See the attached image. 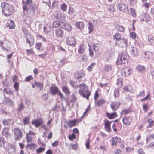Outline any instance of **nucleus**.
I'll use <instances>...</instances> for the list:
<instances>
[{
  "label": "nucleus",
  "mask_w": 154,
  "mask_h": 154,
  "mask_svg": "<svg viewBox=\"0 0 154 154\" xmlns=\"http://www.w3.org/2000/svg\"><path fill=\"white\" fill-rule=\"evenodd\" d=\"M2 12L3 14L5 16L12 15L13 12V7L11 5L8 3L2 2L1 4Z\"/></svg>",
  "instance_id": "obj_1"
},
{
  "label": "nucleus",
  "mask_w": 154,
  "mask_h": 154,
  "mask_svg": "<svg viewBox=\"0 0 154 154\" xmlns=\"http://www.w3.org/2000/svg\"><path fill=\"white\" fill-rule=\"evenodd\" d=\"M79 86L80 88L79 90V94L83 97H85L88 100L90 93L88 90L87 86L84 84L82 83L79 84Z\"/></svg>",
  "instance_id": "obj_2"
},
{
  "label": "nucleus",
  "mask_w": 154,
  "mask_h": 154,
  "mask_svg": "<svg viewBox=\"0 0 154 154\" xmlns=\"http://www.w3.org/2000/svg\"><path fill=\"white\" fill-rule=\"evenodd\" d=\"M129 56L125 52H123L119 54L116 63L117 65H120L125 63L127 62Z\"/></svg>",
  "instance_id": "obj_3"
},
{
  "label": "nucleus",
  "mask_w": 154,
  "mask_h": 154,
  "mask_svg": "<svg viewBox=\"0 0 154 154\" xmlns=\"http://www.w3.org/2000/svg\"><path fill=\"white\" fill-rule=\"evenodd\" d=\"M50 91L52 95H54L57 94H58L61 100H63L64 99L63 95L61 92L59 90L58 88L54 85H52L50 88Z\"/></svg>",
  "instance_id": "obj_4"
},
{
  "label": "nucleus",
  "mask_w": 154,
  "mask_h": 154,
  "mask_svg": "<svg viewBox=\"0 0 154 154\" xmlns=\"http://www.w3.org/2000/svg\"><path fill=\"white\" fill-rule=\"evenodd\" d=\"M14 131L15 140L18 141L20 140L23 136L22 130L18 128H14Z\"/></svg>",
  "instance_id": "obj_5"
},
{
  "label": "nucleus",
  "mask_w": 154,
  "mask_h": 154,
  "mask_svg": "<svg viewBox=\"0 0 154 154\" xmlns=\"http://www.w3.org/2000/svg\"><path fill=\"white\" fill-rule=\"evenodd\" d=\"M120 42L119 43L118 42H116V45H118L119 47L121 48L126 47L129 44L128 40L125 38H122Z\"/></svg>",
  "instance_id": "obj_6"
},
{
  "label": "nucleus",
  "mask_w": 154,
  "mask_h": 154,
  "mask_svg": "<svg viewBox=\"0 0 154 154\" xmlns=\"http://www.w3.org/2000/svg\"><path fill=\"white\" fill-rule=\"evenodd\" d=\"M65 18L64 14L61 13L57 12L54 14V20L62 23L64 21Z\"/></svg>",
  "instance_id": "obj_7"
},
{
  "label": "nucleus",
  "mask_w": 154,
  "mask_h": 154,
  "mask_svg": "<svg viewBox=\"0 0 154 154\" xmlns=\"http://www.w3.org/2000/svg\"><path fill=\"white\" fill-rule=\"evenodd\" d=\"M147 143L150 142L148 147H152L154 146V134H151L147 136L146 138Z\"/></svg>",
  "instance_id": "obj_8"
},
{
  "label": "nucleus",
  "mask_w": 154,
  "mask_h": 154,
  "mask_svg": "<svg viewBox=\"0 0 154 154\" xmlns=\"http://www.w3.org/2000/svg\"><path fill=\"white\" fill-rule=\"evenodd\" d=\"M26 42L29 43L30 46H31L34 43V40L33 37L29 33L26 35Z\"/></svg>",
  "instance_id": "obj_9"
},
{
  "label": "nucleus",
  "mask_w": 154,
  "mask_h": 154,
  "mask_svg": "<svg viewBox=\"0 0 154 154\" xmlns=\"http://www.w3.org/2000/svg\"><path fill=\"white\" fill-rule=\"evenodd\" d=\"M139 18L142 21H145L147 23L150 20L149 15L146 13H143L141 14L139 16Z\"/></svg>",
  "instance_id": "obj_10"
},
{
  "label": "nucleus",
  "mask_w": 154,
  "mask_h": 154,
  "mask_svg": "<svg viewBox=\"0 0 154 154\" xmlns=\"http://www.w3.org/2000/svg\"><path fill=\"white\" fill-rule=\"evenodd\" d=\"M130 52L132 56L135 57L138 55L139 50L137 47L131 46L130 48Z\"/></svg>",
  "instance_id": "obj_11"
},
{
  "label": "nucleus",
  "mask_w": 154,
  "mask_h": 154,
  "mask_svg": "<svg viewBox=\"0 0 154 154\" xmlns=\"http://www.w3.org/2000/svg\"><path fill=\"white\" fill-rule=\"evenodd\" d=\"M66 43L68 45L72 46H74L76 44L75 39L71 37H68L67 38Z\"/></svg>",
  "instance_id": "obj_12"
},
{
  "label": "nucleus",
  "mask_w": 154,
  "mask_h": 154,
  "mask_svg": "<svg viewBox=\"0 0 154 154\" xmlns=\"http://www.w3.org/2000/svg\"><path fill=\"white\" fill-rule=\"evenodd\" d=\"M132 73V69L129 67H125L122 70V75L125 76H128Z\"/></svg>",
  "instance_id": "obj_13"
},
{
  "label": "nucleus",
  "mask_w": 154,
  "mask_h": 154,
  "mask_svg": "<svg viewBox=\"0 0 154 154\" xmlns=\"http://www.w3.org/2000/svg\"><path fill=\"white\" fill-rule=\"evenodd\" d=\"M118 9L120 11L125 12L128 10V7L125 4L120 3L118 5Z\"/></svg>",
  "instance_id": "obj_14"
},
{
  "label": "nucleus",
  "mask_w": 154,
  "mask_h": 154,
  "mask_svg": "<svg viewBox=\"0 0 154 154\" xmlns=\"http://www.w3.org/2000/svg\"><path fill=\"white\" fill-rule=\"evenodd\" d=\"M123 124L125 125H130L132 122V118L129 116H125L122 119Z\"/></svg>",
  "instance_id": "obj_15"
},
{
  "label": "nucleus",
  "mask_w": 154,
  "mask_h": 154,
  "mask_svg": "<svg viewBox=\"0 0 154 154\" xmlns=\"http://www.w3.org/2000/svg\"><path fill=\"white\" fill-rule=\"evenodd\" d=\"M32 86L34 88L35 87L38 88L41 90L43 88V85L42 83L36 81L34 83L32 84Z\"/></svg>",
  "instance_id": "obj_16"
},
{
  "label": "nucleus",
  "mask_w": 154,
  "mask_h": 154,
  "mask_svg": "<svg viewBox=\"0 0 154 154\" xmlns=\"http://www.w3.org/2000/svg\"><path fill=\"white\" fill-rule=\"evenodd\" d=\"M104 123L106 131L107 132H109L111 130L110 128L111 122H109L107 119H105L104 121Z\"/></svg>",
  "instance_id": "obj_17"
},
{
  "label": "nucleus",
  "mask_w": 154,
  "mask_h": 154,
  "mask_svg": "<svg viewBox=\"0 0 154 154\" xmlns=\"http://www.w3.org/2000/svg\"><path fill=\"white\" fill-rule=\"evenodd\" d=\"M56 36L57 37H62L63 35L64 32L61 29H56L55 31Z\"/></svg>",
  "instance_id": "obj_18"
},
{
  "label": "nucleus",
  "mask_w": 154,
  "mask_h": 154,
  "mask_svg": "<svg viewBox=\"0 0 154 154\" xmlns=\"http://www.w3.org/2000/svg\"><path fill=\"white\" fill-rule=\"evenodd\" d=\"M121 141V139L120 138L115 137H113L112 139V143L113 146H116L117 144L119 143Z\"/></svg>",
  "instance_id": "obj_19"
},
{
  "label": "nucleus",
  "mask_w": 154,
  "mask_h": 154,
  "mask_svg": "<svg viewBox=\"0 0 154 154\" xmlns=\"http://www.w3.org/2000/svg\"><path fill=\"white\" fill-rule=\"evenodd\" d=\"M136 70L141 73H143L146 70V68L143 66L140 65H137L136 67Z\"/></svg>",
  "instance_id": "obj_20"
},
{
  "label": "nucleus",
  "mask_w": 154,
  "mask_h": 154,
  "mask_svg": "<svg viewBox=\"0 0 154 154\" xmlns=\"http://www.w3.org/2000/svg\"><path fill=\"white\" fill-rule=\"evenodd\" d=\"M120 103L118 102H113L111 105V107L112 109L114 110H116L119 107Z\"/></svg>",
  "instance_id": "obj_21"
},
{
  "label": "nucleus",
  "mask_w": 154,
  "mask_h": 154,
  "mask_svg": "<svg viewBox=\"0 0 154 154\" xmlns=\"http://www.w3.org/2000/svg\"><path fill=\"white\" fill-rule=\"evenodd\" d=\"M35 10V8L34 7L31 6L30 8V11H27L28 16L30 17H33L34 15V12Z\"/></svg>",
  "instance_id": "obj_22"
},
{
  "label": "nucleus",
  "mask_w": 154,
  "mask_h": 154,
  "mask_svg": "<svg viewBox=\"0 0 154 154\" xmlns=\"http://www.w3.org/2000/svg\"><path fill=\"white\" fill-rule=\"evenodd\" d=\"M77 122V121L76 120H70L68 121H66V123L67 124L68 126L69 127H71L75 126Z\"/></svg>",
  "instance_id": "obj_23"
},
{
  "label": "nucleus",
  "mask_w": 154,
  "mask_h": 154,
  "mask_svg": "<svg viewBox=\"0 0 154 154\" xmlns=\"http://www.w3.org/2000/svg\"><path fill=\"white\" fill-rule=\"evenodd\" d=\"M9 128H8L5 127L2 130V135L5 136H7L9 134Z\"/></svg>",
  "instance_id": "obj_24"
},
{
  "label": "nucleus",
  "mask_w": 154,
  "mask_h": 154,
  "mask_svg": "<svg viewBox=\"0 0 154 154\" xmlns=\"http://www.w3.org/2000/svg\"><path fill=\"white\" fill-rule=\"evenodd\" d=\"M6 26L7 27H8L10 29H13L15 26L14 21L11 20H9L7 22Z\"/></svg>",
  "instance_id": "obj_25"
},
{
  "label": "nucleus",
  "mask_w": 154,
  "mask_h": 154,
  "mask_svg": "<svg viewBox=\"0 0 154 154\" xmlns=\"http://www.w3.org/2000/svg\"><path fill=\"white\" fill-rule=\"evenodd\" d=\"M32 124L35 125V127H38L41 125L42 123V121L40 120H35L32 121Z\"/></svg>",
  "instance_id": "obj_26"
},
{
  "label": "nucleus",
  "mask_w": 154,
  "mask_h": 154,
  "mask_svg": "<svg viewBox=\"0 0 154 154\" xmlns=\"http://www.w3.org/2000/svg\"><path fill=\"white\" fill-rule=\"evenodd\" d=\"M1 46L2 48L4 50H7V48L8 46V44L9 43L6 40H4L2 42H0Z\"/></svg>",
  "instance_id": "obj_27"
},
{
  "label": "nucleus",
  "mask_w": 154,
  "mask_h": 154,
  "mask_svg": "<svg viewBox=\"0 0 154 154\" xmlns=\"http://www.w3.org/2000/svg\"><path fill=\"white\" fill-rule=\"evenodd\" d=\"M2 123L5 125H8L10 124L13 125L14 124V122H12L10 119H5L3 120Z\"/></svg>",
  "instance_id": "obj_28"
},
{
  "label": "nucleus",
  "mask_w": 154,
  "mask_h": 154,
  "mask_svg": "<svg viewBox=\"0 0 154 154\" xmlns=\"http://www.w3.org/2000/svg\"><path fill=\"white\" fill-rule=\"evenodd\" d=\"M6 149L9 154L14 153L15 151L14 148L12 145L8 146V147L6 148Z\"/></svg>",
  "instance_id": "obj_29"
},
{
  "label": "nucleus",
  "mask_w": 154,
  "mask_h": 154,
  "mask_svg": "<svg viewBox=\"0 0 154 154\" xmlns=\"http://www.w3.org/2000/svg\"><path fill=\"white\" fill-rule=\"evenodd\" d=\"M113 39L117 41H119L121 39V35L119 33H116L113 36Z\"/></svg>",
  "instance_id": "obj_30"
},
{
  "label": "nucleus",
  "mask_w": 154,
  "mask_h": 154,
  "mask_svg": "<svg viewBox=\"0 0 154 154\" xmlns=\"http://www.w3.org/2000/svg\"><path fill=\"white\" fill-rule=\"evenodd\" d=\"M85 75L84 72L81 71L78 72L76 75V78L78 79H80L83 77Z\"/></svg>",
  "instance_id": "obj_31"
},
{
  "label": "nucleus",
  "mask_w": 154,
  "mask_h": 154,
  "mask_svg": "<svg viewBox=\"0 0 154 154\" xmlns=\"http://www.w3.org/2000/svg\"><path fill=\"white\" fill-rule=\"evenodd\" d=\"M106 115L110 119H112L115 118V116H117V114L116 112L112 113L107 112L106 114Z\"/></svg>",
  "instance_id": "obj_32"
},
{
  "label": "nucleus",
  "mask_w": 154,
  "mask_h": 154,
  "mask_svg": "<svg viewBox=\"0 0 154 154\" xmlns=\"http://www.w3.org/2000/svg\"><path fill=\"white\" fill-rule=\"evenodd\" d=\"M85 50V47L83 44H81L78 49V53L79 54H82L84 53Z\"/></svg>",
  "instance_id": "obj_33"
},
{
  "label": "nucleus",
  "mask_w": 154,
  "mask_h": 154,
  "mask_svg": "<svg viewBox=\"0 0 154 154\" xmlns=\"http://www.w3.org/2000/svg\"><path fill=\"white\" fill-rule=\"evenodd\" d=\"M75 26L78 29H81L84 28V25L82 22H79L75 23Z\"/></svg>",
  "instance_id": "obj_34"
},
{
  "label": "nucleus",
  "mask_w": 154,
  "mask_h": 154,
  "mask_svg": "<svg viewBox=\"0 0 154 154\" xmlns=\"http://www.w3.org/2000/svg\"><path fill=\"white\" fill-rule=\"evenodd\" d=\"M148 41L151 45H154V37L152 35H149L148 37Z\"/></svg>",
  "instance_id": "obj_35"
},
{
  "label": "nucleus",
  "mask_w": 154,
  "mask_h": 154,
  "mask_svg": "<svg viewBox=\"0 0 154 154\" xmlns=\"http://www.w3.org/2000/svg\"><path fill=\"white\" fill-rule=\"evenodd\" d=\"M51 25L47 24L44 27V32H50L51 29Z\"/></svg>",
  "instance_id": "obj_36"
},
{
  "label": "nucleus",
  "mask_w": 154,
  "mask_h": 154,
  "mask_svg": "<svg viewBox=\"0 0 154 154\" xmlns=\"http://www.w3.org/2000/svg\"><path fill=\"white\" fill-rule=\"evenodd\" d=\"M107 10L110 13H113L115 10V8L114 7L111 5H107Z\"/></svg>",
  "instance_id": "obj_37"
},
{
  "label": "nucleus",
  "mask_w": 154,
  "mask_h": 154,
  "mask_svg": "<svg viewBox=\"0 0 154 154\" xmlns=\"http://www.w3.org/2000/svg\"><path fill=\"white\" fill-rule=\"evenodd\" d=\"M116 28L118 31L121 32H123L125 30V29L123 26L118 24L116 26Z\"/></svg>",
  "instance_id": "obj_38"
},
{
  "label": "nucleus",
  "mask_w": 154,
  "mask_h": 154,
  "mask_svg": "<svg viewBox=\"0 0 154 154\" xmlns=\"http://www.w3.org/2000/svg\"><path fill=\"white\" fill-rule=\"evenodd\" d=\"M93 49L95 51H97L99 48V45L98 44L94 43L93 44Z\"/></svg>",
  "instance_id": "obj_39"
},
{
  "label": "nucleus",
  "mask_w": 154,
  "mask_h": 154,
  "mask_svg": "<svg viewBox=\"0 0 154 154\" xmlns=\"http://www.w3.org/2000/svg\"><path fill=\"white\" fill-rule=\"evenodd\" d=\"M62 89L63 92H64L66 94L69 95L70 92L68 88L65 86H63L62 87Z\"/></svg>",
  "instance_id": "obj_40"
},
{
  "label": "nucleus",
  "mask_w": 154,
  "mask_h": 154,
  "mask_svg": "<svg viewBox=\"0 0 154 154\" xmlns=\"http://www.w3.org/2000/svg\"><path fill=\"white\" fill-rule=\"evenodd\" d=\"M63 28L68 31H70L72 29V26L69 24H66L64 25Z\"/></svg>",
  "instance_id": "obj_41"
},
{
  "label": "nucleus",
  "mask_w": 154,
  "mask_h": 154,
  "mask_svg": "<svg viewBox=\"0 0 154 154\" xmlns=\"http://www.w3.org/2000/svg\"><path fill=\"white\" fill-rule=\"evenodd\" d=\"M61 23L59 21L56 20V21L54 22L53 23V26L54 27H60Z\"/></svg>",
  "instance_id": "obj_42"
},
{
  "label": "nucleus",
  "mask_w": 154,
  "mask_h": 154,
  "mask_svg": "<svg viewBox=\"0 0 154 154\" xmlns=\"http://www.w3.org/2000/svg\"><path fill=\"white\" fill-rule=\"evenodd\" d=\"M4 91L6 94H12L13 93V91L9 88H4Z\"/></svg>",
  "instance_id": "obj_43"
},
{
  "label": "nucleus",
  "mask_w": 154,
  "mask_h": 154,
  "mask_svg": "<svg viewBox=\"0 0 154 154\" xmlns=\"http://www.w3.org/2000/svg\"><path fill=\"white\" fill-rule=\"evenodd\" d=\"M5 143L4 138L2 137H0V147H3Z\"/></svg>",
  "instance_id": "obj_44"
},
{
  "label": "nucleus",
  "mask_w": 154,
  "mask_h": 154,
  "mask_svg": "<svg viewBox=\"0 0 154 154\" xmlns=\"http://www.w3.org/2000/svg\"><path fill=\"white\" fill-rule=\"evenodd\" d=\"M45 148L42 147H40L37 149L36 150V152L37 154L40 153L42 152L45 150Z\"/></svg>",
  "instance_id": "obj_45"
},
{
  "label": "nucleus",
  "mask_w": 154,
  "mask_h": 154,
  "mask_svg": "<svg viewBox=\"0 0 154 154\" xmlns=\"http://www.w3.org/2000/svg\"><path fill=\"white\" fill-rule=\"evenodd\" d=\"M26 140L28 143L31 142L33 139L34 138L35 136H32L31 135H26Z\"/></svg>",
  "instance_id": "obj_46"
},
{
  "label": "nucleus",
  "mask_w": 154,
  "mask_h": 154,
  "mask_svg": "<svg viewBox=\"0 0 154 154\" xmlns=\"http://www.w3.org/2000/svg\"><path fill=\"white\" fill-rule=\"evenodd\" d=\"M131 111L129 109H125L122 110L121 112L122 115H126L128 114Z\"/></svg>",
  "instance_id": "obj_47"
},
{
  "label": "nucleus",
  "mask_w": 154,
  "mask_h": 154,
  "mask_svg": "<svg viewBox=\"0 0 154 154\" xmlns=\"http://www.w3.org/2000/svg\"><path fill=\"white\" fill-rule=\"evenodd\" d=\"M88 23V29L89 30V33H90L92 32L93 30V27L92 23L89 22Z\"/></svg>",
  "instance_id": "obj_48"
},
{
  "label": "nucleus",
  "mask_w": 154,
  "mask_h": 154,
  "mask_svg": "<svg viewBox=\"0 0 154 154\" xmlns=\"http://www.w3.org/2000/svg\"><path fill=\"white\" fill-rule=\"evenodd\" d=\"M76 101V97L74 95H72L71 96L70 101L72 103H74Z\"/></svg>",
  "instance_id": "obj_49"
},
{
  "label": "nucleus",
  "mask_w": 154,
  "mask_h": 154,
  "mask_svg": "<svg viewBox=\"0 0 154 154\" xmlns=\"http://www.w3.org/2000/svg\"><path fill=\"white\" fill-rule=\"evenodd\" d=\"M26 147L30 149H32L35 148V145L34 143L28 144L26 146Z\"/></svg>",
  "instance_id": "obj_50"
},
{
  "label": "nucleus",
  "mask_w": 154,
  "mask_h": 154,
  "mask_svg": "<svg viewBox=\"0 0 154 154\" xmlns=\"http://www.w3.org/2000/svg\"><path fill=\"white\" fill-rule=\"evenodd\" d=\"M6 102L9 105H12L14 104L13 101L9 98H7L5 99Z\"/></svg>",
  "instance_id": "obj_51"
},
{
  "label": "nucleus",
  "mask_w": 154,
  "mask_h": 154,
  "mask_svg": "<svg viewBox=\"0 0 154 154\" xmlns=\"http://www.w3.org/2000/svg\"><path fill=\"white\" fill-rule=\"evenodd\" d=\"M129 14L131 15L133 17H135L136 16V13H135L134 10L132 8H131L130 9V11L129 12Z\"/></svg>",
  "instance_id": "obj_52"
},
{
  "label": "nucleus",
  "mask_w": 154,
  "mask_h": 154,
  "mask_svg": "<svg viewBox=\"0 0 154 154\" xmlns=\"http://www.w3.org/2000/svg\"><path fill=\"white\" fill-rule=\"evenodd\" d=\"M116 84L119 86H122L123 85L122 79L121 78L118 79Z\"/></svg>",
  "instance_id": "obj_53"
},
{
  "label": "nucleus",
  "mask_w": 154,
  "mask_h": 154,
  "mask_svg": "<svg viewBox=\"0 0 154 154\" xmlns=\"http://www.w3.org/2000/svg\"><path fill=\"white\" fill-rule=\"evenodd\" d=\"M112 66L110 65H108L105 66V70L108 72L111 70L112 69Z\"/></svg>",
  "instance_id": "obj_54"
},
{
  "label": "nucleus",
  "mask_w": 154,
  "mask_h": 154,
  "mask_svg": "<svg viewBox=\"0 0 154 154\" xmlns=\"http://www.w3.org/2000/svg\"><path fill=\"white\" fill-rule=\"evenodd\" d=\"M105 102V101L103 99H101L99 100L97 102V105L98 106H102Z\"/></svg>",
  "instance_id": "obj_55"
},
{
  "label": "nucleus",
  "mask_w": 154,
  "mask_h": 154,
  "mask_svg": "<svg viewBox=\"0 0 154 154\" xmlns=\"http://www.w3.org/2000/svg\"><path fill=\"white\" fill-rule=\"evenodd\" d=\"M114 95L115 98L118 97L119 95V90L118 88L115 89Z\"/></svg>",
  "instance_id": "obj_56"
},
{
  "label": "nucleus",
  "mask_w": 154,
  "mask_h": 154,
  "mask_svg": "<svg viewBox=\"0 0 154 154\" xmlns=\"http://www.w3.org/2000/svg\"><path fill=\"white\" fill-rule=\"evenodd\" d=\"M95 63L94 62H93L87 68L88 70L89 71H92L93 69V67L95 66Z\"/></svg>",
  "instance_id": "obj_57"
},
{
  "label": "nucleus",
  "mask_w": 154,
  "mask_h": 154,
  "mask_svg": "<svg viewBox=\"0 0 154 154\" xmlns=\"http://www.w3.org/2000/svg\"><path fill=\"white\" fill-rule=\"evenodd\" d=\"M29 117H27L24 118L23 119V122L24 125L28 124L29 122Z\"/></svg>",
  "instance_id": "obj_58"
},
{
  "label": "nucleus",
  "mask_w": 154,
  "mask_h": 154,
  "mask_svg": "<svg viewBox=\"0 0 154 154\" xmlns=\"http://www.w3.org/2000/svg\"><path fill=\"white\" fill-rule=\"evenodd\" d=\"M81 58L82 61L84 62H87L88 60V57L86 54L83 55Z\"/></svg>",
  "instance_id": "obj_59"
},
{
  "label": "nucleus",
  "mask_w": 154,
  "mask_h": 154,
  "mask_svg": "<svg viewBox=\"0 0 154 154\" xmlns=\"http://www.w3.org/2000/svg\"><path fill=\"white\" fill-rule=\"evenodd\" d=\"M70 85L74 88H76L77 86L76 85V83L75 82L70 80L69 82Z\"/></svg>",
  "instance_id": "obj_60"
},
{
  "label": "nucleus",
  "mask_w": 154,
  "mask_h": 154,
  "mask_svg": "<svg viewBox=\"0 0 154 154\" xmlns=\"http://www.w3.org/2000/svg\"><path fill=\"white\" fill-rule=\"evenodd\" d=\"M75 138L76 136L74 134H72L69 135V138L70 140H72L73 139H75Z\"/></svg>",
  "instance_id": "obj_61"
},
{
  "label": "nucleus",
  "mask_w": 154,
  "mask_h": 154,
  "mask_svg": "<svg viewBox=\"0 0 154 154\" xmlns=\"http://www.w3.org/2000/svg\"><path fill=\"white\" fill-rule=\"evenodd\" d=\"M19 83H17V82H15L14 85V87L15 88L16 91H18V88L19 87Z\"/></svg>",
  "instance_id": "obj_62"
},
{
  "label": "nucleus",
  "mask_w": 154,
  "mask_h": 154,
  "mask_svg": "<svg viewBox=\"0 0 154 154\" xmlns=\"http://www.w3.org/2000/svg\"><path fill=\"white\" fill-rule=\"evenodd\" d=\"M90 139H88L87 140L86 143H85L86 148L88 149L90 148Z\"/></svg>",
  "instance_id": "obj_63"
},
{
  "label": "nucleus",
  "mask_w": 154,
  "mask_h": 154,
  "mask_svg": "<svg viewBox=\"0 0 154 154\" xmlns=\"http://www.w3.org/2000/svg\"><path fill=\"white\" fill-rule=\"evenodd\" d=\"M137 152L138 154H145V153L143 151V149L141 148H139L138 149Z\"/></svg>",
  "instance_id": "obj_64"
}]
</instances>
